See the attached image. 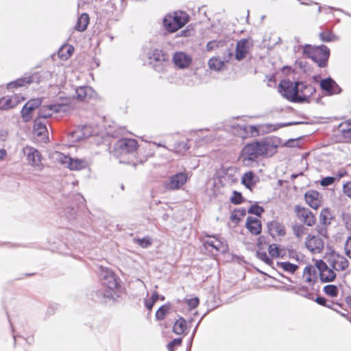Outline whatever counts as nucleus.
Instances as JSON below:
<instances>
[{
	"label": "nucleus",
	"instance_id": "de8ad7c7",
	"mask_svg": "<svg viewBox=\"0 0 351 351\" xmlns=\"http://www.w3.org/2000/svg\"><path fill=\"white\" fill-rule=\"evenodd\" d=\"M263 211H264V209L262 207H261L256 204L251 206L248 210L249 213L254 214L257 216H261V215L262 214V213H263Z\"/></svg>",
	"mask_w": 351,
	"mask_h": 351
},
{
	"label": "nucleus",
	"instance_id": "cd10ccee",
	"mask_svg": "<svg viewBox=\"0 0 351 351\" xmlns=\"http://www.w3.org/2000/svg\"><path fill=\"white\" fill-rule=\"evenodd\" d=\"M88 166V162L84 159L70 158L68 168L72 171H78L85 169Z\"/></svg>",
	"mask_w": 351,
	"mask_h": 351
},
{
	"label": "nucleus",
	"instance_id": "3c124183",
	"mask_svg": "<svg viewBox=\"0 0 351 351\" xmlns=\"http://www.w3.org/2000/svg\"><path fill=\"white\" fill-rule=\"evenodd\" d=\"M257 256L267 265H270L272 263L271 258L268 256L266 252H257Z\"/></svg>",
	"mask_w": 351,
	"mask_h": 351
},
{
	"label": "nucleus",
	"instance_id": "9b49d317",
	"mask_svg": "<svg viewBox=\"0 0 351 351\" xmlns=\"http://www.w3.org/2000/svg\"><path fill=\"white\" fill-rule=\"evenodd\" d=\"M305 246L313 254L320 253L324 249V243L319 237L308 234L305 240Z\"/></svg>",
	"mask_w": 351,
	"mask_h": 351
},
{
	"label": "nucleus",
	"instance_id": "f3484780",
	"mask_svg": "<svg viewBox=\"0 0 351 351\" xmlns=\"http://www.w3.org/2000/svg\"><path fill=\"white\" fill-rule=\"evenodd\" d=\"M317 267L319 270L320 280L323 282H332L336 277V274L333 269L330 268L326 263L321 261Z\"/></svg>",
	"mask_w": 351,
	"mask_h": 351
},
{
	"label": "nucleus",
	"instance_id": "774afa93",
	"mask_svg": "<svg viewBox=\"0 0 351 351\" xmlns=\"http://www.w3.org/2000/svg\"><path fill=\"white\" fill-rule=\"evenodd\" d=\"M346 225L349 229H351V217L348 218V219L346 222Z\"/></svg>",
	"mask_w": 351,
	"mask_h": 351
},
{
	"label": "nucleus",
	"instance_id": "37998d69",
	"mask_svg": "<svg viewBox=\"0 0 351 351\" xmlns=\"http://www.w3.org/2000/svg\"><path fill=\"white\" fill-rule=\"evenodd\" d=\"M134 242L142 247H147L152 244L151 239L147 237L143 239H134Z\"/></svg>",
	"mask_w": 351,
	"mask_h": 351
},
{
	"label": "nucleus",
	"instance_id": "052dcab7",
	"mask_svg": "<svg viewBox=\"0 0 351 351\" xmlns=\"http://www.w3.org/2000/svg\"><path fill=\"white\" fill-rule=\"evenodd\" d=\"M0 110H5V97H2L0 98Z\"/></svg>",
	"mask_w": 351,
	"mask_h": 351
},
{
	"label": "nucleus",
	"instance_id": "6e6d98bb",
	"mask_svg": "<svg viewBox=\"0 0 351 351\" xmlns=\"http://www.w3.org/2000/svg\"><path fill=\"white\" fill-rule=\"evenodd\" d=\"M239 212H240V210H236L231 215L232 221L236 223H238L241 220V218L240 217V215H239V214H238V213H239Z\"/></svg>",
	"mask_w": 351,
	"mask_h": 351
},
{
	"label": "nucleus",
	"instance_id": "412c9836",
	"mask_svg": "<svg viewBox=\"0 0 351 351\" xmlns=\"http://www.w3.org/2000/svg\"><path fill=\"white\" fill-rule=\"evenodd\" d=\"M320 86L329 94H338L341 92L340 87L330 77L322 80L320 82Z\"/></svg>",
	"mask_w": 351,
	"mask_h": 351
},
{
	"label": "nucleus",
	"instance_id": "0eeeda50",
	"mask_svg": "<svg viewBox=\"0 0 351 351\" xmlns=\"http://www.w3.org/2000/svg\"><path fill=\"white\" fill-rule=\"evenodd\" d=\"M279 91L288 100L297 102L298 82H293L289 80H283L279 84Z\"/></svg>",
	"mask_w": 351,
	"mask_h": 351
},
{
	"label": "nucleus",
	"instance_id": "4c0bfd02",
	"mask_svg": "<svg viewBox=\"0 0 351 351\" xmlns=\"http://www.w3.org/2000/svg\"><path fill=\"white\" fill-rule=\"evenodd\" d=\"M324 292L328 296L337 297L339 294V290L337 286L328 285L324 287Z\"/></svg>",
	"mask_w": 351,
	"mask_h": 351
},
{
	"label": "nucleus",
	"instance_id": "f03ea898",
	"mask_svg": "<svg viewBox=\"0 0 351 351\" xmlns=\"http://www.w3.org/2000/svg\"><path fill=\"white\" fill-rule=\"evenodd\" d=\"M101 285L104 296L112 298L116 294L117 289L120 287L118 277L114 271L108 268H101Z\"/></svg>",
	"mask_w": 351,
	"mask_h": 351
},
{
	"label": "nucleus",
	"instance_id": "f704fd0d",
	"mask_svg": "<svg viewBox=\"0 0 351 351\" xmlns=\"http://www.w3.org/2000/svg\"><path fill=\"white\" fill-rule=\"evenodd\" d=\"M292 230L293 234L298 239H301L306 231V228L303 225L299 223L293 225Z\"/></svg>",
	"mask_w": 351,
	"mask_h": 351
},
{
	"label": "nucleus",
	"instance_id": "bb28decb",
	"mask_svg": "<svg viewBox=\"0 0 351 351\" xmlns=\"http://www.w3.org/2000/svg\"><path fill=\"white\" fill-rule=\"evenodd\" d=\"M92 89L88 86H81L76 89V99L80 101H88L91 97Z\"/></svg>",
	"mask_w": 351,
	"mask_h": 351
},
{
	"label": "nucleus",
	"instance_id": "58836bf2",
	"mask_svg": "<svg viewBox=\"0 0 351 351\" xmlns=\"http://www.w3.org/2000/svg\"><path fill=\"white\" fill-rule=\"evenodd\" d=\"M279 267L283 270L288 271L289 273H294L296 269L298 268V266L291 263L289 262H282L279 264Z\"/></svg>",
	"mask_w": 351,
	"mask_h": 351
},
{
	"label": "nucleus",
	"instance_id": "69168bd1",
	"mask_svg": "<svg viewBox=\"0 0 351 351\" xmlns=\"http://www.w3.org/2000/svg\"><path fill=\"white\" fill-rule=\"evenodd\" d=\"M343 124H341V125H339V128H340V130H341L343 132H347L349 134V135H351V128H350V129L346 130L345 128H343Z\"/></svg>",
	"mask_w": 351,
	"mask_h": 351
},
{
	"label": "nucleus",
	"instance_id": "09e8293b",
	"mask_svg": "<svg viewBox=\"0 0 351 351\" xmlns=\"http://www.w3.org/2000/svg\"><path fill=\"white\" fill-rule=\"evenodd\" d=\"M336 180H337L336 177H330V176L325 177L321 180L320 184L322 186H328L332 184Z\"/></svg>",
	"mask_w": 351,
	"mask_h": 351
},
{
	"label": "nucleus",
	"instance_id": "4be33fe9",
	"mask_svg": "<svg viewBox=\"0 0 351 351\" xmlns=\"http://www.w3.org/2000/svg\"><path fill=\"white\" fill-rule=\"evenodd\" d=\"M268 230L269 234L272 237H283L286 234V230L285 226L278 221H271L268 224Z\"/></svg>",
	"mask_w": 351,
	"mask_h": 351
},
{
	"label": "nucleus",
	"instance_id": "c9c22d12",
	"mask_svg": "<svg viewBox=\"0 0 351 351\" xmlns=\"http://www.w3.org/2000/svg\"><path fill=\"white\" fill-rule=\"evenodd\" d=\"M171 307L169 304L161 306L156 313V318L158 320H163L166 315L169 312Z\"/></svg>",
	"mask_w": 351,
	"mask_h": 351
},
{
	"label": "nucleus",
	"instance_id": "6ab92c4d",
	"mask_svg": "<svg viewBox=\"0 0 351 351\" xmlns=\"http://www.w3.org/2000/svg\"><path fill=\"white\" fill-rule=\"evenodd\" d=\"M250 42L248 39L239 40L235 49V58L237 60H243L250 50Z\"/></svg>",
	"mask_w": 351,
	"mask_h": 351
},
{
	"label": "nucleus",
	"instance_id": "49530a36",
	"mask_svg": "<svg viewBox=\"0 0 351 351\" xmlns=\"http://www.w3.org/2000/svg\"><path fill=\"white\" fill-rule=\"evenodd\" d=\"M230 199L233 204H239L243 202V198L241 193L234 191Z\"/></svg>",
	"mask_w": 351,
	"mask_h": 351
},
{
	"label": "nucleus",
	"instance_id": "603ef678",
	"mask_svg": "<svg viewBox=\"0 0 351 351\" xmlns=\"http://www.w3.org/2000/svg\"><path fill=\"white\" fill-rule=\"evenodd\" d=\"M343 192L346 196L351 198V181L347 182L343 184Z\"/></svg>",
	"mask_w": 351,
	"mask_h": 351
},
{
	"label": "nucleus",
	"instance_id": "6e6552de",
	"mask_svg": "<svg viewBox=\"0 0 351 351\" xmlns=\"http://www.w3.org/2000/svg\"><path fill=\"white\" fill-rule=\"evenodd\" d=\"M187 180L186 173H178L169 178L168 182L164 184V187L168 191L178 190L185 184Z\"/></svg>",
	"mask_w": 351,
	"mask_h": 351
},
{
	"label": "nucleus",
	"instance_id": "2f4dec72",
	"mask_svg": "<svg viewBox=\"0 0 351 351\" xmlns=\"http://www.w3.org/2000/svg\"><path fill=\"white\" fill-rule=\"evenodd\" d=\"M52 158L56 161L58 162L61 165H65L68 167L70 161V157L64 155L63 153L60 152H54L52 154Z\"/></svg>",
	"mask_w": 351,
	"mask_h": 351
},
{
	"label": "nucleus",
	"instance_id": "423d86ee",
	"mask_svg": "<svg viewBox=\"0 0 351 351\" xmlns=\"http://www.w3.org/2000/svg\"><path fill=\"white\" fill-rule=\"evenodd\" d=\"M148 58L149 64L158 72H164L169 65L168 55L160 49L153 50L149 53Z\"/></svg>",
	"mask_w": 351,
	"mask_h": 351
},
{
	"label": "nucleus",
	"instance_id": "8fccbe9b",
	"mask_svg": "<svg viewBox=\"0 0 351 351\" xmlns=\"http://www.w3.org/2000/svg\"><path fill=\"white\" fill-rule=\"evenodd\" d=\"M269 253L272 257H278L280 256L279 248L276 245H270L269 247Z\"/></svg>",
	"mask_w": 351,
	"mask_h": 351
},
{
	"label": "nucleus",
	"instance_id": "9d476101",
	"mask_svg": "<svg viewBox=\"0 0 351 351\" xmlns=\"http://www.w3.org/2000/svg\"><path fill=\"white\" fill-rule=\"evenodd\" d=\"M33 136L38 143H47L49 141V132L47 127L38 119L34 121Z\"/></svg>",
	"mask_w": 351,
	"mask_h": 351
},
{
	"label": "nucleus",
	"instance_id": "dca6fc26",
	"mask_svg": "<svg viewBox=\"0 0 351 351\" xmlns=\"http://www.w3.org/2000/svg\"><path fill=\"white\" fill-rule=\"evenodd\" d=\"M36 79H38V73H36L31 75H27L14 81L8 84V89H14L20 87L26 86L35 82Z\"/></svg>",
	"mask_w": 351,
	"mask_h": 351
},
{
	"label": "nucleus",
	"instance_id": "39448f33",
	"mask_svg": "<svg viewBox=\"0 0 351 351\" xmlns=\"http://www.w3.org/2000/svg\"><path fill=\"white\" fill-rule=\"evenodd\" d=\"M138 147V143L136 139L121 138L119 139L114 145V154L117 157L121 158L123 156L136 152Z\"/></svg>",
	"mask_w": 351,
	"mask_h": 351
},
{
	"label": "nucleus",
	"instance_id": "ea45409f",
	"mask_svg": "<svg viewBox=\"0 0 351 351\" xmlns=\"http://www.w3.org/2000/svg\"><path fill=\"white\" fill-rule=\"evenodd\" d=\"M185 304H187L189 309H194L199 304V300L197 297L191 298L185 300Z\"/></svg>",
	"mask_w": 351,
	"mask_h": 351
},
{
	"label": "nucleus",
	"instance_id": "c03bdc74",
	"mask_svg": "<svg viewBox=\"0 0 351 351\" xmlns=\"http://www.w3.org/2000/svg\"><path fill=\"white\" fill-rule=\"evenodd\" d=\"M327 226L328 225H324V224H318L316 226V231L322 237L327 238L328 237V230H327Z\"/></svg>",
	"mask_w": 351,
	"mask_h": 351
},
{
	"label": "nucleus",
	"instance_id": "5701e85b",
	"mask_svg": "<svg viewBox=\"0 0 351 351\" xmlns=\"http://www.w3.org/2000/svg\"><path fill=\"white\" fill-rule=\"evenodd\" d=\"M246 228L253 234H259L261 232L262 226L258 219L248 217L246 219Z\"/></svg>",
	"mask_w": 351,
	"mask_h": 351
},
{
	"label": "nucleus",
	"instance_id": "e433bc0d",
	"mask_svg": "<svg viewBox=\"0 0 351 351\" xmlns=\"http://www.w3.org/2000/svg\"><path fill=\"white\" fill-rule=\"evenodd\" d=\"M330 213L328 209L322 210L319 215V223L324 225H329L330 223Z\"/></svg>",
	"mask_w": 351,
	"mask_h": 351
},
{
	"label": "nucleus",
	"instance_id": "a18cd8bd",
	"mask_svg": "<svg viewBox=\"0 0 351 351\" xmlns=\"http://www.w3.org/2000/svg\"><path fill=\"white\" fill-rule=\"evenodd\" d=\"M182 339L181 338L174 339L173 341L167 344V349L169 351H174L175 348L181 346Z\"/></svg>",
	"mask_w": 351,
	"mask_h": 351
},
{
	"label": "nucleus",
	"instance_id": "4468645a",
	"mask_svg": "<svg viewBox=\"0 0 351 351\" xmlns=\"http://www.w3.org/2000/svg\"><path fill=\"white\" fill-rule=\"evenodd\" d=\"M298 218L308 226H313L316 222L314 215L308 209L300 206L295 207Z\"/></svg>",
	"mask_w": 351,
	"mask_h": 351
},
{
	"label": "nucleus",
	"instance_id": "c756f323",
	"mask_svg": "<svg viewBox=\"0 0 351 351\" xmlns=\"http://www.w3.org/2000/svg\"><path fill=\"white\" fill-rule=\"evenodd\" d=\"M90 18L86 13L82 14L77 21L75 29L79 32H84L89 24Z\"/></svg>",
	"mask_w": 351,
	"mask_h": 351
},
{
	"label": "nucleus",
	"instance_id": "5fc2aeb1",
	"mask_svg": "<svg viewBox=\"0 0 351 351\" xmlns=\"http://www.w3.org/2000/svg\"><path fill=\"white\" fill-rule=\"evenodd\" d=\"M219 47V42L217 40H212L207 43L206 49L210 51Z\"/></svg>",
	"mask_w": 351,
	"mask_h": 351
},
{
	"label": "nucleus",
	"instance_id": "a878e982",
	"mask_svg": "<svg viewBox=\"0 0 351 351\" xmlns=\"http://www.w3.org/2000/svg\"><path fill=\"white\" fill-rule=\"evenodd\" d=\"M258 180V178L252 171L245 173L242 178V183L250 191H252Z\"/></svg>",
	"mask_w": 351,
	"mask_h": 351
},
{
	"label": "nucleus",
	"instance_id": "7ed1b4c3",
	"mask_svg": "<svg viewBox=\"0 0 351 351\" xmlns=\"http://www.w3.org/2000/svg\"><path fill=\"white\" fill-rule=\"evenodd\" d=\"M189 20V15L186 12L176 11L165 16L163 25L167 32L173 33L184 27Z\"/></svg>",
	"mask_w": 351,
	"mask_h": 351
},
{
	"label": "nucleus",
	"instance_id": "680f3d73",
	"mask_svg": "<svg viewBox=\"0 0 351 351\" xmlns=\"http://www.w3.org/2000/svg\"><path fill=\"white\" fill-rule=\"evenodd\" d=\"M346 174H347V173L346 171H339L335 176L337 178L336 180H339L341 178L344 177Z\"/></svg>",
	"mask_w": 351,
	"mask_h": 351
},
{
	"label": "nucleus",
	"instance_id": "ddd939ff",
	"mask_svg": "<svg viewBox=\"0 0 351 351\" xmlns=\"http://www.w3.org/2000/svg\"><path fill=\"white\" fill-rule=\"evenodd\" d=\"M329 261L332 269L337 271H344L349 266V262L347 258L334 251L330 254Z\"/></svg>",
	"mask_w": 351,
	"mask_h": 351
},
{
	"label": "nucleus",
	"instance_id": "c85d7f7f",
	"mask_svg": "<svg viewBox=\"0 0 351 351\" xmlns=\"http://www.w3.org/2000/svg\"><path fill=\"white\" fill-rule=\"evenodd\" d=\"M188 328L186 321L183 317L178 318L173 326V332L176 335L184 334Z\"/></svg>",
	"mask_w": 351,
	"mask_h": 351
},
{
	"label": "nucleus",
	"instance_id": "a19ab883",
	"mask_svg": "<svg viewBox=\"0 0 351 351\" xmlns=\"http://www.w3.org/2000/svg\"><path fill=\"white\" fill-rule=\"evenodd\" d=\"M208 66L212 70L219 71V59L217 57L211 58L208 61Z\"/></svg>",
	"mask_w": 351,
	"mask_h": 351
},
{
	"label": "nucleus",
	"instance_id": "0e129e2a",
	"mask_svg": "<svg viewBox=\"0 0 351 351\" xmlns=\"http://www.w3.org/2000/svg\"><path fill=\"white\" fill-rule=\"evenodd\" d=\"M7 155V152L4 149H0V160H3Z\"/></svg>",
	"mask_w": 351,
	"mask_h": 351
},
{
	"label": "nucleus",
	"instance_id": "20e7f679",
	"mask_svg": "<svg viewBox=\"0 0 351 351\" xmlns=\"http://www.w3.org/2000/svg\"><path fill=\"white\" fill-rule=\"evenodd\" d=\"M303 53L316 62L319 67H325L329 57L330 50L325 45L312 47L306 45L303 47Z\"/></svg>",
	"mask_w": 351,
	"mask_h": 351
},
{
	"label": "nucleus",
	"instance_id": "473e14b6",
	"mask_svg": "<svg viewBox=\"0 0 351 351\" xmlns=\"http://www.w3.org/2000/svg\"><path fill=\"white\" fill-rule=\"evenodd\" d=\"M189 148L190 147L187 143L178 142L174 145L171 150L179 155H184Z\"/></svg>",
	"mask_w": 351,
	"mask_h": 351
},
{
	"label": "nucleus",
	"instance_id": "338daca9",
	"mask_svg": "<svg viewBox=\"0 0 351 351\" xmlns=\"http://www.w3.org/2000/svg\"><path fill=\"white\" fill-rule=\"evenodd\" d=\"M220 247H221V250H222L223 252H225L228 248L227 245H223V243L221 241Z\"/></svg>",
	"mask_w": 351,
	"mask_h": 351
},
{
	"label": "nucleus",
	"instance_id": "72a5a7b5",
	"mask_svg": "<svg viewBox=\"0 0 351 351\" xmlns=\"http://www.w3.org/2000/svg\"><path fill=\"white\" fill-rule=\"evenodd\" d=\"M73 47L71 45H65L60 48V49L58 51V56L62 60H66L73 53Z\"/></svg>",
	"mask_w": 351,
	"mask_h": 351
},
{
	"label": "nucleus",
	"instance_id": "bf43d9fd",
	"mask_svg": "<svg viewBox=\"0 0 351 351\" xmlns=\"http://www.w3.org/2000/svg\"><path fill=\"white\" fill-rule=\"evenodd\" d=\"M154 302H153L152 301H151L150 300H147L145 302V306L147 308V309L151 311L154 305Z\"/></svg>",
	"mask_w": 351,
	"mask_h": 351
},
{
	"label": "nucleus",
	"instance_id": "2eb2a0df",
	"mask_svg": "<svg viewBox=\"0 0 351 351\" xmlns=\"http://www.w3.org/2000/svg\"><path fill=\"white\" fill-rule=\"evenodd\" d=\"M315 92V88L312 85L298 82L297 103L307 102Z\"/></svg>",
	"mask_w": 351,
	"mask_h": 351
},
{
	"label": "nucleus",
	"instance_id": "b1692460",
	"mask_svg": "<svg viewBox=\"0 0 351 351\" xmlns=\"http://www.w3.org/2000/svg\"><path fill=\"white\" fill-rule=\"evenodd\" d=\"M306 202L313 208L317 209L319 207L321 201L319 199V194L315 191H309L305 194Z\"/></svg>",
	"mask_w": 351,
	"mask_h": 351
},
{
	"label": "nucleus",
	"instance_id": "13d9d810",
	"mask_svg": "<svg viewBox=\"0 0 351 351\" xmlns=\"http://www.w3.org/2000/svg\"><path fill=\"white\" fill-rule=\"evenodd\" d=\"M206 247L208 248L209 247L215 248V250H218V247L215 244V241L213 240H208L205 242Z\"/></svg>",
	"mask_w": 351,
	"mask_h": 351
},
{
	"label": "nucleus",
	"instance_id": "e2e57ef3",
	"mask_svg": "<svg viewBox=\"0 0 351 351\" xmlns=\"http://www.w3.org/2000/svg\"><path fill=\"white\" fill-rule=\"evenodd\" d=\"M158 294L155 292L154 293L152 294L151 298H150V300L152 301L153 302L156 303V301L158 300Z\"/></svg>",
	"mask_w": 351,
	"mask_h": 351
},
{
	"label": "nucleus",
	"instance_id": "4d7b16f0",
	"mask_svg": "<svg viewBox=\"0 0 351 351\" xmlns=\"http://www.w3.org/2000/svg\"><path fill=\"white\" fill-rule=\"evenodd\" d=\"M315 301L317 304H320V305H322V306H327V307H328V308H330V306L326 304V299H325L324 298H323V297H317V298L315 300Z\"/></svg>",
	"mask_w": 351,
	"mask_h": 351
},
{
	"label": "nucleus",
	"instance_id": "864d4df0",
	"mask_svg": "<svg viewBox=\"0 0 351 351\" xmlns=\"http://www.w3.org/2000/svg\"><path fill=\"white\" fill-rule=\"evenodd\" d=\"M345 251L346 255L351 258V237H349L346 242Z\"/></svg>",
	"mask_w": 351,
	"mask_h": 351
},
{
	"label": "nucleus",
	"instance_id": "f8f14e48",
	"mask_svg": "<svg viewBox=\"0 0 351 351\" xmlns=\"http://www.w3.org/2000/svg\"><path fill=\"white\" fill-rule=\"evenodd\" d=\"M23 153L31 165L38 169L43 167L42 156L37 149L30 146H26L23 148Z\"/></svg>",
	"mask_w": 351,
	"mask_h": 351
},
{
	"label": "nucleus",
	"instance_id": "1a4fd4ad",
	"mask_svg": "<svg viewBox=\"0 0 351 351\" xmlns=\"http://www.w3.org/2000/svg\"><path fill=\"white\" fill-rule=\"evenodd\" d=\"M40 99H33L29 100L23 107L21 114L23 121L25 123L30 121L33 118V112L41 106Z\"/></svg>",
	"mask_w": 351,
	"mask_h": 351
},
{
	"label": "nucleus",
	"instance_id": "393cba45",
	"mask_svg": "<svg viewBox=\"0 0 351 351\" xmlns=\"http://www.w3.org/2000/svg\"><path fill=\"white\" fill-rule=\"evenodd\" d=\"M4 97L6 110L15 108L24 100V98L18 94Z\"/></svg>",
	"mask_w": 351,
	"mask_h": 351
},
{
	"label": "nucleus",
	"instance_id": "f257e3e1",
	"mask_svg": "<svg viewBox=\"0 0 351 351\" xmlns=\"http://www.w3.org/2000/svg\"><path fill=\"white\" fill-rule=\"evenodd\" d=\"M270 147V144L266 141H256L246 145L241 152L243 162L249 165L254 161L258 156L266 154Z\"/></svg>",
	"mask_w": 351,
	"mask_h": 351
},
{
	"label": "nucleus",
	"instance_id": "79ce46f5",
	"mask_svg": "<svg viewBox=\"0 0 351 351\" xmlns=\"http://www.w3.org/2000/svg\"><path fill=\"white\" fill-rule=\"evenodd\" d=\"M319 37L324 42H330L335 40V36L330 32H321L319 34Z\"/></svg>",
	"mask_w": 351,
	"mask_h": 351
},
{
	"label": "nucleus",
	"instance_id": "a211bd4d",
	"mask_svg": "<svg viewBox=\"0 0 351 351\" xmlns=\"http://www.w3.org/2000/svg\"><path fill=\"white\" fill-rule=\"evenodd\" d=\"M66 106L64 104H54L43 106L40 108L38 111V118H49L54 113L64 110Z\"/></svg>",
	"mask_w": 351,
	"mask_h": 351
},
{
	"label": "nucleus",
	"instance_id": "aec40b11",
	"mask_svg": "<svg viewBox=\"0 0 351 351\" xmlns=\"http://www.w3.org/2000/svg\"><path fill=\"white\" fill-rule=\"evenodd\" d=\"M174 64L179 68L184 69L190 66L192 59L190 56L184 52H177L173 57Z\"/></svg>",
	"mask_w": 351,
	"mask_h": 351
},
{
	"label": "nucleus",
	"instance_id": "7c9ffc66",
	"mask_svg": "<svg viewBox=\"0 0 351 351\" xmlns=\"http://www.w3.org/2000/svg\"><path fill=\"white\" fill-rule=\"evenodd\" d=\"M315 269L311 265L306 266L302 276V279L304 281L312 284L314 282V276H315Z\"/></svg>",
	"mask_w": 351,
	"mask_h": 351
}]
</instances>
